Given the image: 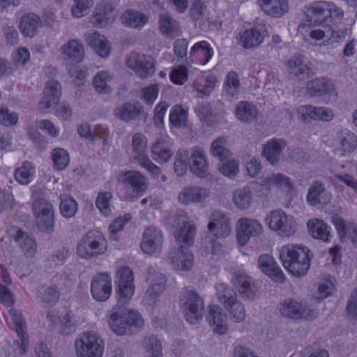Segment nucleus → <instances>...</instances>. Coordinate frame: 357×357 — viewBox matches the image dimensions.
I'll list each match as a JSON object with an SVG mask.
<instances>
[{
    "mask_svg": "<svg viewBox=\"0 0 357 357\" xmlns=\"http://www.w3.org/2000/svg\"><path fill=\"white\" fill-rule=\"evenodd\" d=\"M306 20L299 26V31H305L309 25L330 26L331 24H337L343 19V10L333 3L326 1H317L309 3L304 7ZM307 31V30H306Z\"/></svg>",
    "mask_w": 357,
    "mask_h": 357,
    "instance_id": "1",
    "label": "nucleus"
},
{
    "mask_svg": "<svg viewBox=\"0 0 357 357\" xmlns=\"http://www.w3.org/2000/svg\"><path fill=\"white\" fill-rule=\"evenodd\" d=\"M310 250L303 245L289 244L280 250V258L284 268L292 275L301 278L308 271L310 266Z\"/></svg>",
    "mask_w": 357,
    "mask_h": 357,
    "instance_id": "2",
    "label": "nucleus"
},
{
    "mask_svg": "<svg viewBox=\"0 0 357 357\" xmlns=\"http://www.w3.org/2000/svg\"><path fill=\"white\" fill-rule=\"evenodd\" d=\"M179 304L189 323L195 324L202 319L204 310V300L197 291L190 289L181 291Z\"/></svg>",
    "mask_w": 357,
    "mask_h": 357,
    "instance_id": "3",
    "label": "nucleus"
},
{
    "mask_svg": "<svg viewBox=\"0 0 357 357\" xmlns=\"http://www.w3.org/2000/svg\"><path fill=\"white\" fill-rule=\"evenodd\" d=\"M108 323L111 330L118 335L126 334L132 327L141 328L144 325L143 319L138 312L126 309L112 312Z\"/></svg>",
    "mask_w": 357,
    "mask_h": 357,
    "instance_id": "4",
    "label": "nucleus"
},
{
    "mask_svg": "<svg viewBox=\"0 0 357 357\" xmlns=\"http://www.w3.org/2000/svg\"><path fill=\"white\" fill-rule=\"evenodd\" d=\"M217 296L219 302L228 312L231 319L240 323L245 319V310L241 302L238 301L236 294L227 285L219 284L216 286Z\"/></svg>",
    "mask_w": 357,
    "mask_h": 357,
    "instance_id": "5",
    "label": "nucleus"
},
{
    "mask_svg": "<svg viewBox=\"0 0 357 357\" xmlns=\"http://www.w3.org/2000/svg\"><path fill=\"white\" fill-rule=\"evenodd\" d=\"M107 250V241L98 231H89L81 240L77 248V255L89 259L102 255Z\"/></svg>",
    "mask_w": 357,
    "mask_h": 357,
    "instance_id": "6",
    "label": "nucleus"
},
{
    "mask_svg": "<svg viewBox=\"0 0 357 357\" xmlns=\"http://www.w3.org/2000/svg\"><path fill=\"white\" fill-rule=\"evenodd\" d=\"M77 357H102L104 347L102 340L96 333H84L75 342Z\"/></svg>",
    "mask_w": 357,
    "mask_h": 357,
    "instance_id": "7",
    "label": "nucleus"
},
{
    "mask_svg": "<svg viewBox=\"0 0 357 357\" xmlns=\"http://www.w3.org/2000/svg\"><path fill=\"white\" fill-rule=\"evenodd\" d=\"M146 137L143 134L137 132L133 135L132 139L133 161L137 162L153 176H158L160 174V169L149 158L146 154Z\"/></svg>",
    "mask_w": 357,
    "mask_h": 357,
    "instance_id": "8",
    "label": "nucleus"
},
{
    "mask_svg": "<svg viewBox=\"0 0 357 357\" xmlns=\"http://www.w3.org/2000/svg\"><path fill=\"white\" fill-rule=\"evenodd\" d=\"M278 308L282 316L291 319H312L316 317V313L306 303L286 298L281 301Z\"/></svg>",
    "mask_w": 357,
    "mask_h": 357,
    "instance_id": "9",
    "label": "nucleus"
},
{
    "mask_svg": "<svg viewBox=\"0 0 357 357\" xmlns=\"http://www.w3.org/2000/svg\"><path fill=\"white\" fill-rule=\"evenodd\" d=\"M133 281V273L129 267L123 266L117 271L115 282L117 302L120 305H126L131 300L135 291Z\"/></svg>",
    "mask_w": 357,
    "mask_h": 357,
    "instance_id": "10",
    "label": "nucleus"
},
{
    "mask_svg": "<svg viewBox=\"0 0 357 357\" xmlns=\"http://www.w3.org/2000/svg\"><path fill=\"white\" fill-rule=\"evenodd\" d=\"M266 221L271 230L284 237L292 236L296 230V223L294 217L287 215L282 210L272 211Z\"/></svg>",
    "mask_w": 357,
    "mask_h": 357,
    "instance_id": "11",
    "label": "nucleus"
},
{
    "mask_svg": "<svg viewBox=\"0 0 357 357\" xmlns=\"http://www.w3.org/2000/svg\"><path fill=\"white\" fill-rule=\"evenodd\" d=\"M232 281L236 291L245 301H255L259 298V289L252 277L245 273L236 272Z\"/></svg>",
    "mask_w": 357,
    "mask_h": 357,
    "instance_id": "12",
    "label": "nucleus"
},
{
    "mask_svg": "<svg viewBox=\"0 0 357 357\" xmlns=\"http://www.w3.org/2000/svg\"><path fill=\"white\" fill-rule=\"evenodd\" d=\"M126 63L130 69L134 70L137 76L142 79L151 77L155 71L153 59L148 55L132 54Z\"/></svg>",
    "mask_w": 357,
    "mask_h": 357,
    "instance_id": "13",
    "label": "nucleus"
},
{
    "mask_svg": "<svg viewBox=\"0 0 357 357\" xmlns=\"http://www.w3.org/2000/svg\"><path fill=\"white\" fill-rule=\"evenodd\" d=\"M262 231V225L256 219L242 218L237 221L236 237L241 245H245L251 237L259 236Z\"/></svg>",
    "mask_w": 357,
    "mask_h": 357,
    "instance_id": "14",
    "label": "nucleus"
},
{
    "mask_svg": "<svg viewBox=\"0 0 357 357\" xmlns=\"http://www.w3.org/2000/svg\"><path fill=\"white\" fill-rule=\"evenodd\" d=\"M163 245V236L162 231L154 226L146 228L142 234L140 244L142 250L147 255L158 253Z\"/></svg>",
    "mask_w": 357,
    "mask_h": 357,
    "instance_id": "15",
    "label": "nucleus"
},
{
    "mask_svg": "<svg viewBox=\"0 0 357 357\" xmlns=\"http://www.w3.org/2000/svg\"><path fill=\"white\" fill-rule=\"evenodd\" d=\"M149 282L142 302L148 306H152L157 303L160 294L165 289L166 277L160 273L149 274L148 277Z\"/></svg>",
    "mask_w": 357,
    "mask_h": 357,
    "instance_id": "16",
    "label": "nucleus"
},
{
    "mask_svg": "<svg viewBox=\"0 0 357 357\" xmlns=\"http://www.w3.org/2000/svg\"><path fill=\"white\" fill-rule=\"evenodd\" d=\"M332 195L328 191L324 183L321 181H314L310 184L307 196L306 202L311 206H324L331 202Z\"/></svg>",
    "mask_w": 357,
    "mask_h": 357,
    "instance_id": "17",
    "label": "nucleus"
},
{
    "mask_svg": "<svg viewBox=\"0 0 357 357\" xmlns=\"http://www.w3.org/2000/svg\"><path fill=\"white\" fill-rule=\"evenodd\" d=\"M287 71L291 78L304 80L314 75L313 66L305 62L301 55L293 56L287 62Z\"/></svg>",
    "mask_w": 357,
    "mask_h": 357,
    "instance_id": "18",
    "label": "nucleus"
},
{
    "mask_svg": "<svg viewBox=\"0 0 357 357\" xmlns=\"http://www.w3.org/2000/svg\"><path fill=\"white\" fill-rule=\"evenodd\" d=\"M117 180L130 189L133 195H141L147 188L146 178L137 171L120 172Z\"/></svg>",
    "mask_w": 357,
    "mask_h": 357,
    "instance_id": "19",
    "label": "nucleus"
},
{
    "mask_svg": "<svg viewBox=\"0 0 357 357\" xmlns=\"http://www.w3.org/2000/svg\"><path fill=\"white\" fill-rule=\"evenodd\" d=\"M91 292L96 301H107L112 293V279L107 273H100L96 275L92 280L91 284Z\"/></svg>",
    "mask_w": 357,
    "mask_h": 357,
    "instance_id": "20",
    "label": "nucleus"
},
{
    "mask_svg": "<svg viewBox=\"0 0 357 357\" xmlns=\"http://www.w3.org/2000/svg\"><path fill=\"white\" fill-rule=\"evenodd\" d=\"M114 5L109 1H102L98 3L90 17L92 26L102 28L109 25L113 21Z\"/></svg>",
    "mask_w": 357,
    "mask_h": 357,
    "instance_id": "21",
    "label": "nucleus"
},
{
    "mask_svg": "<svg viewBox=\"0 0 357 357\" xmlns=\"http://www.w3.org/2000/svg\"><path fill=\"white\" fill-rule=\"evenodd\" d=\"M208 229L216 237L225 238L228 236L231 231L228 215L220 211H214L211 215Z\"/></svg>",
    "mask_w": 357,
    "mask_h": 357,
    "instance_id": "22",
    "label": "nucleus"
},
{
    "mask_svg": "<svg viewBox=\"0 0 357 357\" xmlns=\"http://www.w3.org/2000/svg\"><path fill=\"white\" fill-rule=\"evenodd\" d=\"M259 186L263 190H271L275 188L284 191H290L294 189V183L290 178L282 173H272L261 178Z\"/></svg>",
    "mask_w": 357,
    "mask_h": 357,
    "instance_id": "23",
    "label": "nucleus"
},
{
    "mask_svg": "<svg viewBox=\"0 0 357 357\" xmlns=\"http://www.w3.org/2000/svg\"><path fill=\"white\" fill-rule=\"evenodd\" d=\"M61 95V86L56 80L48 81L43 90V96L39 102V109L43 112L57 104Z\"/></svg>",
    "mask_w": 357,
    "mask_h": 357,
    "instance_id": "24",
    "label": "nucleus"
},
{
    "mask_svg": "<svg viewBox=\"0 0 357 357\" xmlns=\"http://www.w3.org/2000/svg\"><path fill=\"white\" fill-rule=\"evenodd\" d=\"M188 159L191 162V172L199 178H206L208 174V163L204 150L194 146L190 150Z\"/></svg>",
    "mask_w": 357,
    "mask_h": 357,
    "instance_id": "25",
    "label": "nucleus"
},
{
    "mask_svg": "<svg viewBox=\"0 0 357 357\" xmlns=\"http://www.w3.org/2000/svg\"><path fill=\"white\" fill-rule=\"evenodd\" d=\"M10 319L14 325L15 332L21 340V344L15 350L17 355L24 354L28 344V335L26 331V324L21 312L15 309H11L8 312Z\"/></svg>",
    "mask_w": 357,
    "mask_h": 357,
    "instance_id": "26",
    "label": "nucleus"
},
{
    "mask_svg": "<svg viewBox=\"0 0 357 357\" xmlns=\"http://www.w3.org/2000/svg\"><path fill=\"white\" fill-rule=\"evenodd\" d=\"M10 319L14 325L15 332L21 340V344L15 350L17 355L24 354L28 344V335L26 331V324L21 312L15 309H11L8 312Z\"/></svg>",
    "mask_w": 357,
    "mask_h": 357,
    "instance_id": "27",
    "label": "nucleus"
},
{
    "mask_svg": "<svg viewBox=\"0 0 357 357\" xmlns=\"http://www.w3.org/2000/svg\"><path fill=\"white\" fill-rule=\"evenodd\" d=\"M207 321L213 331L218 335H224L228 331L227 317L217 305H210Z\"/></svg>",
    "mask_w": 357,
    "mask_h": 357,
    "instance_id": "28",
    "label": "nucleus"
},
{
    "mask_svg": "<svg viewBox=\"0 0 357 357\" xmlns=\"http://www.w3.org/2000/svg\"><path fill=\"white\" fill-rule=\"evenodd\" d=\"M209 191L199 186L183 188L178 195V202L183 205L197 204L203 202L209 196Z\"/></svg>",
    "mask_w": 357,
    "mask_h": 357,
    "instance_id": "29",
    "label": "nucleus"
},
{
    "mask_svg": "<svg viewBox=\"0 0 357 357\" xmlns=\"http://www.w3.org/2000/svg\"><path fill=\"white\" fill-rule=\"evenodd\" d=\"M84 38L87 44L101 57L106 58L110 54V45L104 36L92 30L84 34Z\"/></svg>",
    "mask_w": 357,
    "mask_h": 357,
    "instance_id": "30",
    "label": "nucleus"
},
{
    "mask_svg": "<svg viewBox=\"0 0 357 357\" xmlns=\"http://www.w3.org/2000/svg\"><path fill=\"white\" fill-rule=\"evenodd\" d=\"M259 267L262 272L278 282L284 281V275L274 259L269 255H262L258 259Z\"/></svg>",
    "mask_w": 357,
    "mask_h": 357,
    "instance_id": "31",
    "label": "nucleus"
},
{
    "mask_svg": "<svg viewBox=\"0 0 357 357\" xmlns=\"http://www.w3.org/2000/svg\"><path fill=\"white\" fill-rule=\"evenodd\" d=\"M60 52L64 60L79 63L84 56V48L77 39H72L61 47Z\"/></svg>",
    "mask_w": 357,
    "mask_h": 357,
    "instance_id": "32",
    "label": "nucleus"
},
{
    "mask_svg": "<svg viewBox=\"0 0 357 357\" xmlns=\"http://www.w3.org/2000/svg\"><path fill=\"white\" fill-rule=\"evenodd\" d=\"M335 90L333 83L326 77H317L309 81L306 93L311 97L322 96L332 93Z\"/></svg>",
    "mask_w": 357,
    "mask_h": 357,
    "instance_id": "33",
    "label": "nucleus"
},
{
    "mask_svg": "<svg viewBox=\"0 0 357 357\" xmlns=\"http://www.w3.org/2000/svg\"><path fill=\"white\" fill-rule=\"evenodd\" d=\"M266 29L261 25L246 29L240 36V44L246 49L259 46L264 40Z\"/></svg>",
    "mask_w": 357,
    "mask_h": 357,
    "instance_id": "34",
    "label": "nucleus"
},
{
    "mask_svg": "<svg viewBox=\"0 0 357 357\" xmlns=\"http://www.w3.org/2000/svg\"><path fill=\"white\" fill-rule=\"evenodd\" d=\"M47 319L54 325H59L61 333L68 335L75 331V319L71 312H66L59 316L56 311L47 314Z\"/></svg>",
    "mask_w": 357,
    "mask_h": 357,
    "instance_id": "35",
    "label": "nucleus"
},
{
    "mask_svg": "<svg viewBox=\"0 0 357 357\" xmlns=\"http://www.w3.org/2000/svg\"><path fill=\"white\" fill-rule=\"evenodd\" d=\"M286 146V143L282 139H272L268 141L264 147L262 155L272 165L278 163L282 150Z\"/></svg>",
    "mask_w": 357,
    "mask_h": 357,
    "instance_id": "36",
    "label": "nucleus"
},
{
    "mask_svg": "<svg viewBox=\"0 0 357 357\" xmlns=\"http://www.w3.org/2000/svg\"><path fill=\"white\" fill-rule=\"evenodd\" d=\"M213 51L209 43L205 40L196 43L190 51L192 61L205 65L212 57Z\"/></svg>",
    "mask_w": 357,
    "mask_h": 357,
    "instance_id": "37",
    "label": "nucleus"
},
{
    "mask_svg": "<svg viewBox=\"0 0 357 357\" xmlns=\"http://www.w3.org/2000/svg\"><path fill=\"white\" fill-rule=\"evenodd\" d=\"M236 116L243 123H252L257 119L258 110L255 105L248 101L239 102L235 108Z\"/></svg>",
    "mask_w": 357,
    "mask_h": 357,
    "instance_id": "38",
    "label": "nucleus"
},
{
    "mask_svg": "<svg viewBox=\"0 0 357 357\" xmlns=\"http://www.w3.org/2000/svg\"><path fill=\"white\" fill-rule=\"evenodd\" d=\"M261 8L266 14L280 17L288 10L287 0H258Z\"/></svg>",
    "mask_w": 357,
    "mask_h": 357,
    "instance_id": "39",
    "label": "nucleus"
},
{
    "mask_svg": "<svg viewBox=\"0 0 357 357\" xmlns=\"http://www.w3.org/2000/svg\"><path fill=\"white\" fill-rule=\"evenodd\" d=\"M24 255L27 258H32L37 250V243L27 233L18 230L14 237Z\"/></svg>",
    "mask_w": 357,
    "mask_h": 357,
    "instance_id": "40",
    "label": "nucleus"
},
{
    "mask_svg": "<svg viewBox=\"0 0 357 357\" xmlns=\"http://www.w3.org/2000/svg\"><path fill=\"white\" fill-rule=\"evenodd\" d=\"M171 263L177 270L188 271L193 266V256L190 250L181 245L176 256L171 257Z\"/></svg>",
    "mask_w": 357,
    "mask_h": 357,
    "instance_id": "41",
    "label": "nucleus"
},
{
    "mask_svg": "<svg viewBox=\"0 0 357 357\" xmlns=\"http://www.w3.org/2000/svg\"><path fill=\"white\" fill-rule=\"evenodd\" d=\"M123 24L130 28H140L149 21V17L144 13L134 10H127L120 17Z\"/></svg>",
    "mask_w": 357,
    "mask_h": 357,
    "instance_id": "42",
    "label": "nucleus"
},
{
    "mask_svg": "<svg viewBox=\"0 0 357 357\" xmlns=\"http://www.w3.org/2000/svg\"><path fill=\"white\" fill-rule=\"evenodd\" d=\"M142 111V107L137 104L126 102L115 108L114 115L126 122L135 119Z\"/></svg>",
    "mask_w": 357,
    "mask_h": 357,
    "instance_id": "43",
    "label": "nucleus"
},
{
    "mask_svg": "<svg viewBox=\"0 0 357 357\" xmlns=\"http://www.w3.org/2000/svg\"><path fill=\"white\" fill-rule=\"evenodd\" d=\"M158 23L160 31L167 38H175L181 33L179 24L168 14H160Z\"/></svg>",
    "mask_w": 357,
    "mask_h": 357,
    "instance_id": "44",
    "label": "nucleus"
},
{
    "mask_svg": "<svg viewBox=\"0 0 357 357\" xmlns=\"http://www.w3.org/2000/svg\"><path fill=\"white\" fill-rule=\"evenodd\" d=\"M307 227L310 235L317 239L324 242L330 241L332 237L330 227L323 221L317 219L311 220L307 222Z\"/></svg>",
    "mask_w": 357,
    "mask_h": 357,
    "instance_id": "45",
    "label": "nucleus"
},
{
    "mask_svg": "<svg viewBox=\"0 0 357 357\" xmlns=\"http://www.w3.org/2000/svg\"><path fill=\"white\" fill-rule=\"evenodd\" d=\"M153 159L157 162H167L172 158L173 153L165 139L159 137L151 146Z\"/></svg>",
    "mask_w": 357,
    "mask_h": 357,
    "instance_id": "46",
    "label": "nucleus"
},
{
    "mask_svg": "<svg viewBox=\"0 0 357 357\" xmlns=\"http://www.w3.org/2000/svg\"><path fill=\"white\" fill-rule=\"evenodd\" d=\"M40 25V18L33 13H29L21 18L19 27L24 36L32 38Z\"/></svg>",
    "mask_w": 357,
    "mask_h": 357,
    "instance_id": "47",
    "label": "nucleus"
},
{
    "mask_svg": "<svg viewBox=\"0 0 357 357\" xmlns=\"http://www.w3.org/2000/svg\"><path fill=\"white\" fill-rule=\"evenodd\" d=\"M112 79L111 73L106 70H101L96 73L93 79V86L95 91L100 95H107L112 93L109 83Z\"/></svg>",
    "mask_w": 357,
    "mask_h": 357,
    "instance_id": "48",
    "label": "nucleus"
},
{
    "mask_svg": "<svg viewBox=\"0 0 357 357\" xmlns=\"http://www.w3.org/2000/svg\"><path fill=\"white\" fill-rule=\"evenodd\" d=\"M252 195L249 188H238L233 192L232 202L240 211L248 209L252 202Z\"/></svg>",
    "mask_w": 357,
    "mask_h": 357,
    "instance_id": "49",
    "label": "nucleus"
},
{
    "mask_svg": "<svg viewBox=\"0 0 357 357\" xmlns=\"http://www.w3.org/2000/svg\"><path fill=\"white\" fill-rule=\"evenodd\" d=\"M217 82V78L214 75L202 76L197 79V82L194 86L197 93V96L203 98L210 95Z\"/></svg>",
    "mask_w": 357,
    "mask_h": 357,
    "instance_id": "50",
    "label": "nucleus"
},
{
    "mask_svg": "<svg viewBox=\"0 0 357 357\" xmlns=\"http://www.w3.org/2000/svg\"><path fill=\"white\" fill-rule=\"evenodd\" d=\"M227 138L222 136L214 139L211 145V154L220 159L225 160L231 156V151L227 148Z\"/></svg>",
    "mask_w": 357,
    "mask_h": 357,
    "instance_id": "51",
    "label": "nucleus"
},
{
    "mask_svg": "<svg viewBox=\"0 0 357 357\" xmlns=\"http://www.w3.org/2000/svg\"><path fill=\"white\" fill-rule=\"evenodd\" d=\"M142 347L146 357H163L162 344L157 337H145L142 341Z\"/></svg>",
    "mask_w": 357,
    "mask_h": 357,
    "instance_id": "52",
    "label": "nucleus"
},
{
    "mask_svg": "<svg viewBox=\"0 0 357 357\" xmlns=\"http://www.w3.org/2000/svg\"><path fill=\"white\" fill-rule=\"evenodd\" d=\"M35 174V167L30 162L25 161L22 165L16 169L15 172V178L22 185L29 183Z\"/></svg>",
    "mask_w": 357,
    "mask_h": 357,
    "instance_id": "53",
    "label": "nucleus"
},
{
    "mask_svg": "<svg viewBox=\"0 0 357 357\" xmlns=\"http://www.w3.org/2000/svg\"><path fill=\"white\" fill-rule=\"evenodd\" d=\"M196 234V227L190 222L185 223L175 235L176 240L178 243H183L190 245L193 243L194 236Z\"/></svg>",
    "mask_w": 357,
    "mask_h": 357,
    "instance_id": "54",
    "label": "nucleus"
},
{
    "mask_svg": "<svg viewBox=\"0 0 357 357\" xmlns=\"http://www.w3.org/2000/svg\"><path fill=\"white\" fill-rule=\"evenodd\" d=\"M60 212L63 217L70 218L75 215L77 210L76 201L72 197L64 195H60Z\"/></svg>",
    "mask_w": 357,
    "mask_h": 357,
    "instance_id": "55",
    "label": "nucleus"
},
{
    "mask_svg": "<svg viewBox=\"0 0 357 357\" xmlns=\"http://www.w3.org/2000/svg\"><path fill=\"white\" fill-rule=\"evenodd\" d=\"M59 296V290L55 285L44 287L38 294L42 303L49 306L54 305L58 301Z\"/></svg>",
    "mask_w": 357,
    "mask_h": 357,
    "instance_id": "56",
    "label": "nucleus"
},
{
    "mask_svg": "<svg viewBox=\"0 0 357 357\" xmlns=\"http://www.w3.org/2000/svg\"><path fill=\"white\" fill-rule=\"evenodd\" d=\"M339 139L344 153H351L357 146L356 135L347 130L340 132Z\"/></svg>",
    "mask_w": 357,
    "mask_h": 357,
    "instance_id": "57",
    "label": "nucleus"
},
{
    "mask_svg": "<svg viewBox=\"0 0 357 357\" xmlns=\"http://www.w3.org/2000/svg\"><path fill=\"white\" fill-rule=\"evenodd\" d=\"M52 159L54 167L58 170L64 169L69 164L68 153L63 149L56 148L52 151Z\"/></svg>",
    "mask_w": 357,
    "mask_h": 357,
    "instance_id": "58",
    "label": "nucleus"
},
{
    "mask_svg": "<svg viewBox=\"0 0 357 357\" xmlns=\"http://www.w3.org/2000/svg\"><path fill=\"white\" fill-rule=\"evenodd\" d=\"M187 111L181 105H175L171 109L169 121L175 127L184 126L187 122Z\"/></svg>",
    "mask_w": 357,
    "mask_h": 357,
    "instance_id": "59",
    "label": "nucleus"
},
{
    "mask_svg": "<svg viewBox=\"0 0 357 357\" xmlns=\"http://www.w3.org/2000/svg\"><path fill=\"white\" fill-rule=\"evenodd\" d=\"M189 151L187 149H179L176 155L174 161V171L178 176H183L187 171V160L189 158Z\"/></svg>",
    "mask_w": 357,
    "mask_h": 357,
    "instance_id": "60",
    "label": "nucleus"
},
{
    "mask_svg": "<svg viewBox=\"0 0 357 357\" xmlns=\"http://www.w3.org/2000/svg\"><path fill=\"white\" fill-rule=\"evenodd\" d=\"M112 194L109 192H100L96 200V205L100 212L105 216H108L111 214L110 202L112 199Z\"/></svg>",
    "mask_w": 357,
    "mask_h": 357,
    "instance_id": "61",
    "label": "nucleus"
},
{
    "mask_svg": "<svg viewBox=\"0 0 357 357\" xmlns=\"http://www.w3.org/2000/svg\"><path fill=\"white\" fill-rule=\"evenodd\" d=\"M38 227L47 234L54 230V212L47 214L35 215Z\"/></svg>",
    "mask_w": 357,
    "mask_h": 357,
    "instance_id": "62",
    "label": "nucleus"
},
{
    "mask_svg": "<svg viewBox=\"0 0 357 357\" xmlns=\"http://www.w3.org/2000/svg\"><path fill=\"white\" fill-rule=\"evenodd\" d=\"M224 86L226 92L231 96L236 94L240 86L238 74L234 71L228 73L224 82Z\"/></svg>",
    "mask_w": 357,
    "mask_h": 357,
    "instance_id": "63",
    "label": "nucleus"
},
{
    "mask_svg": "<svg viewBox=\"0 0 357 357\" xmlns=\"http://www.w3.org/2000/svg\"><path fill=\"white\" fill-rule=\"evenodd\" d=\"M192 19L195 22L199 21L204 22V20L207 18L206 7L200 0H196L190 9Z\"/></svg>",
    "mask_w": 357,
    "mask_h": 357,
    "instance_id": "64",
    "label": "nucleus"
}]
</instances>
